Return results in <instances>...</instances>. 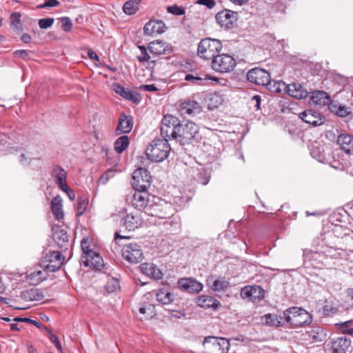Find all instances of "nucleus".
<instances>
[{
    "label": "nucleus",
    "mask_w": 353,
    "mask_h": 353,
    "mask_svg": "<svg viewBox=\"0 0 353 353\" xmlns=\"http://www.w3.org/2000/svg\"><path fill=\"white\" fill-rule=\"evenodd\" d=\"M81 246L83 250L81 263L85 267L101 270L103 267V260L99 253L94 250V245L91 243L90 239H83L81 241Z\"/></svg>",
    "instance_id": "obj_1"
},
{
    "label": "nucleus",
    "mask_w": 353,
    "mask_h": 353,
    "mask_svg": "<svg viewBox=\"0 0 353 353\" xmlns=\"http://www.w3.org/2000/svg\"><path fill=\"white\" fill-rule=\"evenodd\" d=\"M174 213V208L172 203L166 202L159 197L152 196V201L147 207L145 214L159 219H168Z\"/></svg>",
    "instance_id": "obj_2"
},
{
    "label": "nucleus",
    "mask_w": 353,
    "mask_h": 353,
    "mask_svg": "<svg viewBox=\"0 0 353 353\" xmlns=\"http://www.w3.org/2000/svg\"><path fill=\"white\" fill-rule=\"evenodd\" d=\"M170 152V146L168 139H156L146 148L145 154L148 159L154 162L165 160Z\"/></svg>",
    "instance_id": "obj_3"
},
{
    "label": "nucleus",
    "mask_w": 353,
    "mask_h": 353,
    "mask_svg": "<svg viewBox=\"0 0 353 353\" xmlns=\"http://www.w3.org/2000/svg\"><path fill=\"white\" fill-rule=\"evenodd\" d=\"M283 316L287 323L293 327H301L312 322V316L306 310L292 307L283 312Z\"/></svg>",
    "instance_id": "obj_4"
},
{
    "label": "nucleus",
    "mask_w": 353,
    "mask_h": 353,
    "mask_svg": "<svg viewBox=\"0 0 353 353\" xmlns=\"http://www.w3.org/2000/svg\"><path fill=\"white\" fill-rule=\"evenodd\" d=\"M223 48L219 40L207 38L202 39L198 46V54L204 59H213Z\"/></svg>",
    "instance_id": "obj_5"
},
{
    "label": "nucleus",
    "mask_w": 353,
    "mask_h": 353,
    "mask_svg": "<svg viewBox=\"0 0 353 353\" xmlns=\"http://www.w3.org/2000/svg\"><path fill=\"white\" fill-rule=\"evenodd\" d=\"M236 64L234 58L228 54H218L211 62L212 69L220 73L230 72L233 70Z\"/></svg>",
    "instance_id": "obj_6"
},
{
    "label": "nucleus",
    "mask_w": 353,
    "mask_h": 353,
    "mask_svg": "<svg viewBox=\"0 0 353 353\" xmlns=\"http://www.w3.org/2000/svg\"><path fill=\"white\" fill-rule=\"evenodd\" d=\"M126 200L138 210H144L145 214L147 211V207L150 205L152 196L148 192V190H135L131 195L127 196Z\"/></svg>",
    "instance_id": "obj_7"
},
{
    "label": "nucleus",
    "mask_w": 353,
    "mask_h": 353,
    "mask_svg": "<svg viewBox=\"0 0 353 353\" xmlns=\"http://www.w3.org/2000/svg\"><path fill=\"white\" fill-rule=\"evenodd\" d=\"M175 130L176 139H179L180 141L188 142L198 133L199 128L194 123L186 121L180 122Z\"/></svg>",
    "instance_id": "obj_8"
},
{
    "label": "nucleus",
    "mask_w": 353,
    "mask_h": 353,
    "mask_svg": "<svg viewBox=\"0 0 353 353\" xmlns=\"http://www.w3.org/2000/svg\"><path fill=\"white\" fill-rule=\"evenodd\" d=\"M122 256L130 263H138L144 257L141 246L136 243L125 245L122 248Z\"/></svg>",
    "instance_id": "obj_9"
},
{
    "label": "nucleus",
    "mask_w": 353,
    "mask_h": 353,
    "mask_svg": "<svg viewBox=\"0 0 353 353\" xmlns=\"http://www.w3.org/2000/svg\"><path fill=\"white\" fill-rule=\"evenodd\" d=\"M132 185L135 190H148L151 185V176L145 168H139L132 174Z\"/></svg>",
    "instance_id": "obj_10"
},
{
    "label": "nucleus",
    "mask_w": 353,
    "mask_h": 353,
    "mask_svg": "<svg viewBox=\"0 0 353 353\" xmlns=\"http://www.w3.org/2000/svg\"><path fill=\"white\" fill-rule=\"evenodd\" d=\"M63 263V258L60 252L52 251L46 253L43 256L42 267L50 272H54L59 270Z\"/></svg>",
    "instance_id": "obj_11"
},
{
    "label": "nucleus",
    "mask_w": 353,
    "mask_h": 353,
    "mask_svg": "<svg viewBox=\"0 0 353 353\" xmlns=\"http://www.w3.org/2000/svg\"><path fill=\"white\" fill-rule=\"evenodd\" d=\"M303 257L305 263L308 262L314 268H321L323 265L328 263L323 250L319 252L305 249L303 250Z\"/></svg>",
    "instance_id": "obj_12"
},
{
    "label": "nucleus",
    "mask_w": 353,
    "mask_h": 353,
    "mask_svg": "<svg viewBox=\"0 0 353 353\" xmlns=\"http://www.w3.org/2000/svg\"><path fill=\"white\" fill-rule=\"evenodd\" d=\"M270 78L268 72L259 68L251 69L247 73L248 80L259 85H265L268 83Z\"/></svg>",
    "instance_id": "obj_13"
},
{
    "label": "nucleus",
    "mask_w": 353,
    "mask_h": 353,
    "mask_svg": "<svg viewBox=\"0 0 353 353\" xmlns=\"http://www.w3.org/2000/svg\"><path fill=\"white\" fill-rule=\"evenodd\" d=\"M241 296L243 299H248L255 302L263 299L265 291L259 285L246 286L242 288Z\"/></svg>",
    "instance_id": "obj_14"
},
{
    "label": "nucleus",
    "mask_w": 353,
    "mask_h": 353,
    "mask_svg": "<svg viewBox=\"0 0 353 353\" xmlns=\"http://www.w3.org/2000/svg\"><path fill=\"white\" fill-rule=\"evenodd\" d=\"M299 118L305 123L313 126L321 125L325 122L324 117L314 110H307L301 112Z\"/></svg>",
    "instance_id": "obj_15"
},
{
    "label": "nucleus",
    "mask_w": 353,
    "mask_h": 353,
    "mask_svg": "<svg viewBox=\"0 0 353 353\" xmlns=\"http://www.w3.org/2000/svg\"><path fill=\"white\" fill-rule=\"evenodd\" d=\"M179 111L182 116H194L200 113L202 106L194 100H185L179 105Z\"/></svg>",
    "instance_id": "obj_16"
},
{
    "label": "nucleus",
    "mask_w": 353,
    "mask_h": 353,
    "mask_svg": "<svg viewBox=\"0 0 353 353\" xmlns=\"http://www.w3.org/2000/svg\"><path fill=\"white\" fill-rule=\"evenodd\" d=\"M215 18L221 27L230 28L236 20V12L230 10H221L216 14Z\"/></svg>",
    "instance_id": "obj_17"
},
{
    "label": "nucleus",
    "mask_w": 353,
    "mask_h": 353,
    "mask_svg": "<svg viewBox=\"0 0 353 353\" xmlns=\"http://www.w3.org/2000/svg\"><path fill=\"white\" fill-rule=\"evenodd\" d=\"M178 286L190 293H198L203 289V285L193 278L181 279L178 281Z\"/></svg>",
    "instance_id": "obj_18"
},
{
    "label": "nucleus",
    "mask_w": 353,
    "mask_h": 353,
    "mask_svg": "<svg viewBox=\"0 0 353 353\" xmlns=\"http://www.w3.org/2000/svg\"><path fill=\"white\" fill-rule=\"evenodd\" d=\"M113 90L124 99L132 101L133 103H138L141 101V97L139 93L129 88H126L120 84H113Z\"/></svg>",
    "instance_id": "obj_19"
},
{
    "label": "nucleus",
    "mask_w": 353,
    "mask_h": 353,
    "mask_svg": "<svg viewBox=\"0 0 353 353\" xmlns=\"http://www.w3.org/2000/svg\"><path fill=\"white\" fill-rule=\"evenodd\" d=\"M290 96L297 99H303L308 96L307 90L299 83H292L288 85L287 92Z\"/></svg>",
    "instance_id": "obj_20"
},
{
    "label": "nucleus",
    "mask_w": 353,
    "mask_h": 353,
    "mask_svg": "<svg viewBox=\"0 0 353 353\" xmlns=\"http://www.w3.org/2000/svg\"><path fill=\"white\" fill-rule=\"evenodd\" d=\"M166 26L161 20H150L144 26V33L147 35L161 34L165 31Z\"/></svg>",
    "instance_id": "obj_21"
},
{
    "label": "nucleus",
    "mask_w": 353,
    "mask_h": 353,
    "mask_svg": "<svg viewBox=\"0 0 353 353\" xmlns=\"http://www.w3.org/2000/svg\"><path fill=\"white\" fill-rule=\"evenodd\" d=\"M133 124L134 121L132 116L121 114L116 128V133L120 134L130 132L133 128Z\"/></svg>",
    "instance_id": "obj_22"
},
{
    "label": "nucleus",
    "mask_w": 353,
    "mask_h": 353,
    "mask_svg": "<svg viewBox=\"0 0 353 353\" xmlns=\"http://www.w3.org/2000/svg\"><path fill=\"white\" fill-rule=\"evenodd\" d=\"M350 344L351 341L347 336H338L333 339L331 348L333 353H345Z\"/></svg>",
    "instance_id": "obj_23"
},
{
    "label": "nucleus",
    "mask_w": 353,
    "mask_h": 353,
    "mask_svg": "<svg viewBox=\"0 0 353 353\" xmlns=\"http://www.w3.org/2000/svg\"><path fill=\"white\" fill-rule=\"evenodd\" d=\"M148 48L151 53L157 55L165 54L172 50L171 46L161 40L150 42Z\"/></svg>",
    "instance_id": "obj_24"
},
{
    "label": "nucleus",
    "mask_w": 353,
    "mask_h": 353,
    "mask_svg": "<svg viewBox=\"0 0 353 353\" xmlns=\"http://www.w3.org/2000/svg\"><path fill=\"white\" fill-rule=\"evenodd\" d=\"M337 144L341 150L348 154H353V136L348 134H341L337 138Z\"/></svg>",
    "instance_id": "obj_25"
},
{
    "label": "nucleus",
    "mask_w": 353,
    "mask_h": 353,
    "mask_svg": "<svg viewBox=\"0 0 353 353\" xmlns=\"http://www.w3.org/2000/svg\"><path fill=\"white\" fill-rule=\"evenodd\" d=\"M141 270L145 275L159 280L163 278V273L157 268V266L153 263H145L141 265Z\"/></svg>",
    "instance_id": "obj_26"
},
{
    "label": "nucleus",
    "mask_w": 353,
    "mask_h": 353,
    "mask_svg": "<svg viewBox=\"0 0 353 353\" xmlns=\"http://www.w3.org/2000/svg\"><path fill=\"white\" fill-rule=\"evenodd\" d=\"M20 297L25 301H41L44 299V294L40 289L31 288L22 291Z\"/></svg>",
    "instance_id": "obj_27"
},
{
    "label": "nucleus",
    "mask_w": 353,
    "mask_h": 353,
    "mask_svg": "<svg viewBox=\"0 0 353 353\" xmlns=\"http://www.w3.org/2000/svg\"><path fill=\"white\" fill-rule=\"evenodd\" d=\"M124 225L128 230H134L142 223V218L138 213L128 214L124 218Z\"/></svg>",
    "instance_id": "obj_28"
},
{
    "label": "nucleus",
    "mask_w": 353,
    "mask_h": 353,
    "mask_svg": "<svg viewBox=\"0 0 353 353\" xmlns=\"http://www.w3.org/2000/svg\"><path fill=\"white\" fill-rule=\"evenodd\" d=\"M310 99L313 103L321 106L327 105L331 101L330 96L325 92L321 90L312 92Z\"/></svg>",
    "instance_id": "obj_29"
},
{
    "label": "nucleus",
    "mask_w": 353,
    "mask_h": 353,
    "mask_svg": "<svg viewBox=\"0 0 353 353\" xmlns=\"http://www.w3.org/2000/svg\"><path fill=\"white\" fill-rule=\"evenodd\" d=\"M51 210L57 221L63 219V201L59 195L56 196L51 201Z\"/></svg>",
    "instance_id": "obj_30"
},
{
    "label": "nucleus",
    "mask_w": 353,
    "mask_h": 353,
    "mask_svg": "<svg viewBox=\"0 0 353 353\" xmlns=\"http://www.w3.org/2000/svg\"><path fill=\"white\" fill-rule=\"evenodd\" d=\"M197 305L203 308H218L221 303L216 299L208 296V295H201L200 296L196 301Z\"/></svg>",
    "instance_id": "obj_31"
},
{
    "label": "nucleus",
    "mask_w": 353,
    "mask_h": 353,
    "mask_svg": "<svg viewBox=\"0 0 353 353\" xmlns=\"http://www.w3.org/2000/svg\"><path fill=\"white\" fill-rule=\"evenodd\" d=\"M262 321L263 322H261V323L263 325L273 327H280L283 325V323L285 320L284 316H282L276 314H267L262 317Z\"/></svg>",
    "instance_id": "obj_32"
},
{
    "label": "nucleus",
    "mask_w": 353,
    "mask_h": 353,
    "mask_svg": "<svg viewBox=\"0 0 353 353\" xmlns=\"http://www.w3.org/2000/svg\"><path fill=\"white\" fill-rule=\"evenodd\" d=\"M52 176L55 179L59 188L67 184V172L62 168L58 165H54L52 169Z\"/></svg>",
    "instance_id": "obj_33"
},
{
    "label": "nucleus",
    "mask_w": 353,
    "mask_h": 353,
    "mask_svg": "<svg viewBox=\"0 0 353 353\" xmlns=\"http://www.w3.org/2000/svg\"><path fill=\"white\" fill-rule=\"evenodd\" d=\"M48 272H49L43 267V270H36L30 273L28 278L33 285H37L47 278Z\"/></svg>",
    "instance_id": "obj_34"
},
{
    "label": "nucleus",
    "mask_w": 353,
    "mask_h": 353,
    "mask_svg": "<svg viewBox=\"0 0 353 353\" xmlns=\"http://www.w3.org/2000/svg\"><path fill=\"white\" fill-rule=\"evenodd\" d=\"M53 238L60 247H66L68 243V234L63 229L57 228L53 232Z\"/></svg>",
    "instance_id": "obj_35"
},
{
    "label": "nucleus",
    "mask_w": 353,
    "mask_h": 353,
    "mask_svg": "<svg viewBox=\"0 0 353 353\" xmlns=\"http://www.w3.org/2000/svg\"><path fill=\"white\" fill-rule=\"evenodd\" d=\"M267 88L274 93H281L283 91L287 92L288 85L281 81H271L269 79V82L265 85Z\"/></svg>",
    "instance_id": "obj_36"
},
{
    "label": "nucleus",
    "mask_w": 353,
    "mask_h": 353,
    "mask_svg": "<svg viewBox=\"0 0 353 353\" xmlns=\"http://www.w3.org/2000/svg\"><path fill=\"white\" fill-rule=\"evenodd\" d=\"M158 302L163 305L171 303L174 301V295L167 290H160L156 294Z\"/></svg>",
    "instance_id": "obj_37"
},
{
    "label": "nucleus",
    "mask_w": 353,
    "mask_h": 353,
    "mask_svg": "<svg viewBox=\"0 0 353 353\" xmlns=\"http://www.w3.org/2000/svg\"><path fill=\"white\" fill-rule=\"evenodd\" d=\"M141 0H130L125 2L123 6L124 13L128 15L135 14L139 10Z\"/></svg>",
    "instance_id": "obj_38"
},
{
    "label": "nucleus",
    "mask_w": 353,
    "mask_h": 353,
    "mask_svg": "<svg viewBox=\"0 0 353 353\" xmlns=\"http://www.w3.org/2000/svg\"><path fill=\"white\" fill-rule=\"evenodd\" d=\"M130 141L128 136L119 137L114 142V148L117 153H122L129 145Z\"/></svg>",
    "instance_id": "obj_39"
},
{
    "label": "nucleus",
    "mask_w": 353,
    "mask_h": 353,
    "mask_svg": "<svg viewBox=\"0 0 353 353\" xmlns=\"http://www.w3.org/2000/svg\"><path fill=\"white\" fill-rule=\"evenodd\" d=\"M230 283L224 277H219L212 282L211 288L214 291H222L229 287Z\"/></svg>",
    "instance_id": "obj_40"
},
{
    "label": "nucleus",
    "mask_w": 353,
    "mask_h": 353,
    "mask_svg": "<svg viewBox=\"0 0 353 353\" xmlns=\"http://www.w3.org/2000/svg\"><path fill=\"white\" fill-rule=\"evenodd\" d=\"M176 127H169L165 125H162L161 126V134L163 137L162 139H176Z\"/></svg>",
    "instance_id": "obj_41"
},
{
    "label": "nucleus",
    "mask_w": 353,
    "mask_h": 353,
    "mask_svg": "<svg viewBox=\"0 0 353 353\" xmlns=\"http://www.w3.org/2000/svg\"><path fill=\"white\" fill-rule=\"evenodd\" d=\"M21 14L19 12H13L10 16L12 27L19 32L23 30V26L21 21Z\"/></svg>",
    "instance_id": "obj_42"
},
{
    "label": "nucleus",
    "mask_w": 353,
    "mask_h": 353,
    "mask_svg": "<svg viewBox=\"0 0 353 353\" xmlns=\"http://www.w3.org/2000/svg\"><path fill=\"white\" fill-rule=\"evenodd\" d=\"M180 121H179V119L171 114H167L164 116L161 121L162 125H165L171 128L177 127Z\"/></svg>",
    "instance_id": "obj_43"
},
{
    "label": "nucleus",
    "mask_w": 353,
    "mask_h": 353,
    "mask_svg": "<svg viewBox=\"0 0 353 353\" xmlns=\"http://www.w3.org/2000/svg\"><path fill=\"white\" fill-rule=\"evenodd\" d=\"M88 204V201L87 199L79 197L77 200V214L78 216L82 215L85 211L86 210L87 206Z\"/></svg>",
    "instance_id": "obj_44"
},
{
    "label": "nucleus",
    "mask_w": 353,
    "mask_h": 353,
    "mask_svg": "<svg viewBox=\"0 0 353 353\" xmlns=\"http://www.w3.org/2000/svg\"><path fill=\"white\" fill-rule=\"evenodd\" d=\"M209 101V108L214 109L215 108H217L219 105L222 103L223 99L219 94L214 93L210 95Z\"/></svg>",
    "instance_id": "obj_45"
},
{
    "label": "nucleus",
    "mask_w": 353,
    "mask_h": 353,
    "mask_svg": "<svg viewBox=\"0 0 353 353\" xmlns=\"http://www.w3.org/2000/svg\"><path fill=\"white\" fill-rule=\"evenodd\" d=\"M120 288L118 279L112 278L105 285V289L108 293L116 292Z\"/></svg>",
    "instance_id": "obj_46"
},
{
    "label": "nucleus",
    "mask_w": 353,
    "mask_h": 353,
    "mask_svg": "<svg viewBox=\"0 0 353 353\" xmlns=\"http://www.w3.org/2000/svg\"><path fill=\"white\" fill-rule=\"evenodd\" d=\"M340 251L341 250L335 249L332 247H325L323 249V252L326 256V259L327 260L329 258H336L341 255Z\"/></svg>",
    "instance_id": "obj_47"
},
{
    "label": "nucleus",
    "mask_w": 353,
    "mask_h": 353,
    "mask_svg": "<svg viewBox=\"0 0 353 353\" xmlns=\"http://www.w3.org/2000/svg\"><path fill=\"white\" fill-rule=\"evenodd\" d=\"M139 311L140 314L146 315L145 319H150L155 314L154 307L152 305L141 307Z\"/></svg>",
    "instance_id": "obj_48"
},
{
    "label": "nucleus",
    "mask_w": 353,
    "mask_h": 353,
    "mask_svg": "<svg viewBox=\"0 0 353 353\" xmlns=\"http://www.w3.org/2000/svg\"><path fill=\"white\" fill-rule=\"evenodd\" d=\"M116 171L113 169H109L105 171L103 175L99 178V183L105 185L108 180L114 176Z\"/></svg>",
    "instance_id": "obj_49"
},
{
    "label": "nucleus",
    "mask_w": 353,
    "mask_h": 353,
    "mask_svg": "<svg viewBox=\"0 0 353 353\" xmlns=\"http://www.w3.org/2000/svg\"><path fill=\"white\" fill-rule=\"evenodd\" d=\"M350 323L351 321H345L337 325H339V328L343 334H348L350 335H353V328L350 327Z\"/></svg>",
    "instance_id": "obj_50"
},
{
    "label": "nucleus",
    "mask_w": 353,
    "mask_h": 353,
    "mask_svg": "<svg viewBox=\"0 0 353 353\" xmlns=\"http://www.w3.org/2000/svg\"><path fill=\"white\" fill-rule=\"evenodd\" d=\"M139 49L141 51V54L137 57L138 60L140 62L148 61L150 59V56L148 53L146 48L143 46H139Z\"/></svg>",
    "instance_id": "obj_51"
},
{
    "label": "nucleus",
    "mask_w": 353,
    "mask_h": 353,
    "mask_svg": "<svg viewBox=\"0 0 353 353\" xmlns=\"http://www.w3.org/2000/svg\"><path fill=\"white\" fill-rule=\"evenodd\" d=\"M54 23L53 18H44L39 20V26L41 29H47L52 26Z\"/></svg>",
    "instance_id": "obj_52"
},
{
    "label": "nucleus",
    "mask_w": 353,
    "mask_h": 353,
    "mask_svg": "<svg viewBox=\"0 0 353 353\" xmlns=\"http://www.w3.org/2000/svg\"><path fill=\"white\" fill-rule=\"evenodd\" d=\"M167 11L174 15H183L185 14L183 8L179 7L176 5L167 7Z\"/></svg>",
    "instance_id": "obj_53"
},
{
    "label": "nucleus",
    "mask_w": 353,
    "mask_h": 353,
    "mask_svg": "<svg viewBox=\"0 0 353 353\" xmlns=\"http://www.w3.org/2000/svg\"><path fill=\"white\" fill-rule=\"evenodd\" d=\"M184 79L187 81L191 82L194 85H201L203 79L200 77H195L192 74H188L185 76Z\"/></svg>",
    "instance_id": "obj_54"
},
{
    "label": "nucleus",
    "mask_w": 353,
    "mask_h": 353,
    "mask_svg": "<svg viewBox=\"0 0 353 353\" xmlns=\"http://www.w3.org/2000/svg\"><path fill=\"white\" fill-rule=\"evenodd\" d=\"M46 330L48 333V337H49V339L50 340V341L54 345V346L56 347V348L58 350H61V343L59 342L58 337L56 335H54L50 330H48V329H46Z\"/></svg>",
    "instance_id": "obj_55"
},
{
    "label": "nucleus",
    "mask_w": 353,
    "mask_h": 353,
    "mask_svg": "<svg viewBox=\"0 0 353 353\" xmlns=\"http://www.w3.org/2000/svg\"><path fill=\"white\" fill-rule=\"evenodd\" d=\"M230 346L229 341L225 338H219V341H217L216 347L221 350L223 352L225 350H228Z\"/></svg>",
    "instance_id": "obj_56"
},
{
    "label": "nucleus",
    "mask_w": 353,
    "mask_h": 353,
    "mask_svg": "<svg viewBox=\"0 0 353 353\" xmlns=\"http://www.w3.org/2000/svg\"><path fill=\"white\" fill-rule=\"evenodd\" d=\"M62 28L65 32L70 31L72 27V23L69 17H62L61 19Z\"/></svg>",
    "instance_id": "obj_57"
},
{
    "label": "nucleus",
    "mask_w": 353,
    "mask_h": 353,
    "mask_svg": "<svg viewBox=\"0 0 353 353\" xmlns=\"http://www.w3.org/2000/svg\"><path fill=\"white\" fill-rule=\"evenodd\" d=\"M14 321L16 322H27L28 323H31L37 327H40L42 325V324L39 321L32 320L29 318L16 317L14 319Z\"/></svg>",
    "instance_id": "obj_58"
},
{
    "label": "nucleus",
    "mask_w": 353,
    "mask_h": 353,
    "mask_svg": "<svg viewBox=\"0 0 353 353\" xmlns=\"http://www.w3.org/2000/svg\"><path fill=\"white\" fill-rule=\"evenodd\" d=\"M59 188L62 190L68 195V196L71 201L74 200L75 193L67 184L64 185L63 186Z\"/></svg>",
    "instance_id": "obj_59"
},
{
    "label": "nucleus",
    "mask_w": 353,
    "mask_h": 353,
    "mask_svg": "<svg viewBox=\"0 0 353 353\" xmlns=\"http://www.w3.org/2000/svg\"><path fill=\"white\" fill-rule=\"evenodd\" d=\"M59 5V2L57 0H46V1L41 5L37 6V8H46L48 7H55Z\"/></svg>",
    "instance_id": "obj_60"
},
{
    "label": "nucleus",
    "mask_w": 353,
    "mask_h": 353,
    "mask_svg": "<svg viewBox=\"0 0 353 353\" xmlns=\"http://www.w3.org/2000/svg\"><path fill=\"white\" fill-rule=\"evenodd\" d=\"M196 3L205 6L209 9L213 8L216 5L214 0H198Z\"/></svg>",
    "instance_id": "obj_61"
},
{
    "label": "nucleus",
    "mask_w": 353,
    "mask_h": 353,
    "mask_svg": "<svg viewBox=\"0 0 353 353\" xmlns=\"http://www.w3.org/2000/svg\"><path fill=\"white\" fill-rule=\"evenodd\" d=\"M14 54L16 57H22L24 60H28L30 59L29 52L25 50H15Z\"/></svg>",
    "instance_id": "obj_62"
},
{
    "label": "nucleus",
    "mask_w": 353,
    "mask_h": 353,
    "mask_svg": "<svg viewBox=\"0 0 353 353\" xmlns=\"http://www.w3.org/2000/svg\"><path fill=\"white\" fill-rule=\"evenodd\" d=\"M219 338L215 336H207L204 339L203 344L205 345L206 343H211L213 346L216 347L217 341H219Z\"/></svg>",
    "instance_id": "obj_63"
},
{
    "label": "nucleus",
    "mask_w": 353,
    "mask_h": 353,
    "mask_svg": "<svg viewBox=\"0 0 353 353\" xmlns=\"http://www.w3.org/2000/svg\"><path fill=\"white\" fill-rule=\"evenodd\" d=\"M139 89L148 92H155L158 90V88L154 84L141 85Z\"/></svg>",
    "instance_id": "obj_64"
}]
</instances>
